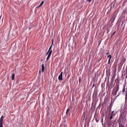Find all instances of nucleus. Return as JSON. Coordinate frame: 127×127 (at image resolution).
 Wrapping results in <instances>:
<instances>
[{"label": "nucleus", "mask_w": 127, "mask_h": 127, "mask_svg": "<svg viewBox=\"0 0 127 127\" xmlns=\"http://www.w3.org/2000/svg\"><path fill=\"white\" fill-rule=\"evenodd\" d=\"M119 90H120V84H119L118 83H117L112 90V96H117V94L118 92H119Z\"/></svg>", "instance_id": "obj_1"}, {"label": "nucleus", "mask_w": 127, "mask_h": 127, "mask_svg": "<svg viewBox=\"0 0 127 127\" xmlns=\"http://www.w3.org/2000/svg\"><path fill=\"white\" fill-rule=\"evenodd\" d=\"M54 42V40L53 39L52 45L50 47V48L46 54V55H48V57L47 58V61H48V60L50 59V57H51V55L52 54V46H53Z\"/></svg>", "instance_id": "obj_2"}, {"label": "nucleus", "mask_w": 127, "mask_h": 127, "mask_svg": "<svg viewBox=\"0 0 127 127\" xmlns=\"http://www.w3.org/2000/svg\"><path fill=\"white\" fill-rule=\"evenodd\" d=\"M117 14H118V11H114V13L112 14V16L110 20L111 22L110 26L111 27L114 25V21H115V19H116V17H117Z\"/></svg>", "instance_id": "obj_3"}, {"label": "nucleus", "mask_w": 127, "mask_h": 127, "mask_svg": "<svg viewBox=\"0 0 127 127\" xmlns=\"http://www.w3.org/2000/svg\"><path fill=\"white\" fill-rule=\"evenodd\" d=\"M97 96H98V88H97V87H95L94 88V92H93V98H97Z\"/></svg>", "instance_id": "obj_4"}, {"label": "nucleus", "mask_w": 127, "mask_h": 127, "mask_svg": "<svg viewBox=\"0 0 127 127\" xmlns=\"http://www.w3.org/2000/svg\"><path fill=\"white\" fill-rule=\"evenodd\" d=\"M119 95H118L117 97H119ZM117 97H116L114 100L113 98H112L111 104L109 105V108H111V109H112V108H113V105H114V103H115V101H116V100L117 99Z\"/></svg>", "instance_id": "obj_5"}, {"label": "nucleus", "mask_w": 127, "mask_h": 127, "mask_svg": "<svg viewBox=\"0 0 127 127\" xmlns=\"http://www.w3.org/2000/svg\"><path fill=\"white\" fill-rule=\"evenodd\" d=\"M3 119H4L3 116H2L0 119V127H3V125L2 124V123L3 122Z\"/></svg>", "instance_id": "obj_6"}, {"label": "nucleus", "mask_w": 127, "mask_h": 127, "mask_svg": "<svg viewBox=\"0 0 127 127\" xmlns=\"http://www.w3.org/2000/svg\"><path fill=\"white\" fill-rule=\"evenodd\" d=\"M59 81H63V71H62L59 76Z\"/></svg>", "instance_id": "obj_7"}, {"label": "nucleus", "mask_w": 127, "mask_h": 127, "mask_svg": "<svg viewBox=\"0 0 127 127\" xmlns=\"http://www.w3.org/2000/svg\"><path fill=\"white\" fill-rule=\"evenodd\" d=\"M107 58H109L108 60V64L111 63V60L112 59V55H109L107 56Z\"/></svg>", "instance_id": "obj_8"}, {"label": "nucleus", "mask_w": 127, "mask_h": 127, "mask_svg": "<svg viewBox=\"0 0 127 127\" xmlns=\"http://www.w3.org/2000/svg\"><path fill=\"white\" fill-rule=\"evenodd\" d=\"M125 104H127V90L126 91Z\"/></svg>", "instance_id": "obj_9"}, {"label": "nucleus", "mask_w": 127, "mask_h": 127, "mask_svg": "<svg viewBox=\"0 0 127 127\" xmlns=\"http://www.w3.org/2000/svg\"><path fill=\"white\" fill-rule=\"evenodd\" d=\"M112 7V8H117V7L118 6V5L116 4V2H115L113 6H111Z\"/></svg>", "instance_id": "obj_10"}, {"label": "nucleus", "mask_w": 127, "mask_h": 127, "mask_svg": "<svg viewBox=\"0 0 127 127\" xmlns=\"http://www.w3.org/2000/svg\"><path fill=\"white\" fill-rule=\"evenodd\" d=\"M113 10V7H111L110 10L107 12V14H110V13H111V11H112V10Z\"/></svg>", "instance_id": "obj_11"}, {"label": "nucleus", "mask_w": 127, "mask_h": 127, "mask_svg": "<svg viewBox=\"0 0 127 127\" xmlns=\"http://www.w3.org/2000/svg\"><path fill=\"white\" fill-rule=\"evenodd\" d=\"M70 111V109H67L66 112V115H65V118H67L68 117V113H69V111Z\"/></svg>", "instance_id": "obj_12"}, {"label": "nucleus", "mask_w": 127, "mask_h": 127, "mask_svg": "<svg viewBox=\"0 0 127 127\" xmlns=\"http://www.w3.org/2000/svg\"><path fill=\"white\" fill-rule=\"evenodd\" d=\"M44 69H45L44 64H42V73H43V72H44Z\"/></svg>", "instance_id": "obj_13"}, {"label": "nucleus", "mask_w": 127, "mask_h": 127, "mask_svg": "<svg viewBox=\"0 0 127 127\" xmlns=\"http://www.w3.org/2000/svg\"><path fill=\"white\" fill-rule=\"evenodd\" d=\"M94 118L95 119L96 122L99 123V122L100 121V119H98L97 118H96V115L94 116Z\"/></svg>", "instance_id": "obj_14"}, {"label": "nucleus", "mask_w": 127, "mask_h": 127, "mask_svg": "<svg viewBox=\"0 0 127 127\" xmlns=\"http://www.w3.org/2000/svg\"><path fill=\"white\" fill-rule=\"evenodd\" d=\"M123 93H124L126 92V85H124L123 87V89L122 90Z\"/></svg>", "instance_id": "obj_15"}, {"label": "nucleus", "mask_w": 127, "mask_h": 127, "mask_svg": "<svg viewBox=\"0 0 127 127\" xmlns=\"http://www.w3.org/2000/svg\"><path fill=\"white\" fill-rule=\"evenodd\" d=\"M14 77H15V74H14V73H12V77H11L12 80H14Z\"/></svg>", "instance_id": "obj_16"}, {"label": "nucleus", "mask_w": 127, "mask_h": 127, "mask_svg": "<svg viewBox=\"0 0 127 127\" xmlns=\"http://www.w3.org/2000/svg\"><path fill=\"white\" fill-rule=\"evenodd\" d=\"M44 3V1H42L40 4V6H42V5H43V4Z\"/></svg>", "instance_id": "obj_17"}, {"label": "nucleus", "mask_w": 127, "mask_h": 127, "mask_svg": "<svg viewBox=\"0 0 127 127\" xmlns=\"http://www.w3.org/2000/svg\"><path fill=\"white\" fill-rule=\"evenodd\" d=\"M114 115H113V114H111V116H110V120H113V116Z\"/></svg>", "instance_id": "obj_18"}, {"label": "nucleus", "mask_w": 127, "mask_h": 127, "mask_svg": "<svg viewBox=\"0 0 127 127\" xmlns=\"http://www.w3.org/2000/svg\"><path fill=\"white\" fill-rule=\"evenodd\" d=\"M115 78H116V75H113L112 78V80L115 79Z\"/></svg>", "instance_id": "obj_19"}, {"label": "nucleus", "mask_w": 127, "mask_h": 127, "mask_svg": "<svg viewBox=\"0 0 127 127\" xmlns=\"http://www.w3.org/2000/svg\"><path fill=\"white\" fill-rule=\"evenodd\" d=\"M126 2H127V1H124L123 2V6H124L126 5V4H125Z\"/></svg>", "instance_id": "obj_20"}, {"label": "nucleus", "mask_w": 127, "mask_h": 127, "mask_svg": "<svg viewBox=\"0 0 127 127\" xmlns=\"http://www.w3.org/2000/svg\"><path fill=\"white\" fill-rule=\"evenodd\" d=\"M96 86V84H95V82L93 83L92 87V89H93L94 87Z\"/></svg>", "instance_id": "obj_21"}, {"label": "nucleus", "mask_w": 127, "mask_h": 127, "mask_svg": "<svg viewBox=\"0 0 127 127\" xmlns=\"http://www.w3.org/2000/svg\"><path fill=\"white\" fill-rule=\"evenodd\" d=\"M101 121L102 125H104V118H102Z\"/></svg>", "instance_id": "obj_22"}, {"label": "nucleus", "mask_w": 127, "mask_h": 127, "mask_svg": "<svg viewBox=\"0 0 127 127\" xmlns=\"http://www.w3.org/2000/svg\"><path fill=\"white\" fill-rule=\"evenodd\" d=\"M119 127H124V125H122L121 124H119Z\"/></svg>", "instance_id": "obj_23"}, {"label": "nucleus", "mask_w": 127, "mask_h": 127, "mask_svg": "<svg viewBox=\"0 0 127 127\" xmlns=\"http://www.w3.org/2000/svg\"><path fill=\"white\" fill-rule=\"evenodd\" d=\"M115 33H116V32H114V33H113L112 34L111 36H114V35H115Z\"/></svg>", "instance_id": "obj_24"}, {"label": "nucleus", "mask_w": 127, "mask_h": 127, "mask_svg": "<svg viewBox=\"0 0 127 127\" xmlns=\"http://www.w3.org/2000/svg\"><path fill=\"white\" fill-rule=\"evenodd\" d=\"M79 84H81V77L79 78Z\"/></svg>", "instance_id": "obj_25"}, {"label": "nucleus", "mask_w": 127, "mask_h": 127, "mask_svg": "<svg viewBox=\"0 0 127 127\" xmlns=\"http://www.w3.org/2000/svg\"><path fill=\"white\" fill-rule=\"evenodd\" d=\"M114 111H112V114H111V115H112V116H114Z\"/></svg>", "instance_id": "obj_26"}, {"label": "nucleus", "mask_w": 127, "mask_h": 127, "mask_svg": "<svg viewBox=\"0 0 127 127\" xmlns=\"http://www.w3.org/2000/svg\"><path fill=\"white\" fill-rule=\"evenodd\" d=\"M87 1H89V2H91V1H92V0H87Z\"/></svg>", "instance_id": "obj_27"}, {"label": "nucleus", "mask_w": 127, "mask_h": 127, "mask_svg": "<svg viewBox=\"0 0 127 127\" xmlns=\"http://www.w3.org/2000/svg\"><path fill=\"white\" fill-rule=\"evenodd\" d=\"M108 125H109V126H112V124L109 123H108Z\"/></svg>", "instance_id": "obj_28"}, {"label": "nucleus", "mask_w": 127, "mask_h": 127, "mask_svg": "<svg viewBox=\"0 0 127 127\" xmlns=\"http://www.w3.org/2000/svg\"><path fill=\"white\" fill-rule=\"evenodd\" d=\"M109 54H110V53H107L106 54V55H109Z\"/></svg>", "instance_id": "obj_29"}, {"label": "nucleus", "mask_w": 127, "mask_h": 127, "mask_svg": "<svg viewBox=\"0 0 127 127\" xmlns=\"http://www.w3.org/2000/svg\"><path fill=\"white\" fill-rule=\"evenodd\" d=\"M40 6H40V5H39L38 6V8H39V7H40Z\"/></svg>", "instance_id": "obj_30"}, {"label": "nucleus", "mask_w": 127, "mask_h": 127, "mask_svg": "<svg viewBox=\"0 0 127 127\" xmlns=\"http://www.w3.org/2000/svg\"><path fill=\"white\" fill-rule=\"evenodd\" d=\"M111 111H112V109H111V108H110V112H111Z\"/></svg>", "instance_id": "obj_31"}, {"label": "nucleus", "mask_w": 127, "mask_h": 127, "mask_svg": "<svg viewBox=\"0 0 127 127\" xmlns=\"http://www.w3.org/2000/svg\"><path fill=\"white\" fill-rule=\"evenodd\" d=\"M1 18V16H0V19Z\"/></svg>", "instance_id": "obj_32"}, {"label": "nucleus", "mask_w": 127, "mask_h": 127, "mask_svg": "<svg viewBox=\"0 0 127 127\" xmlns=\"http://www.w3.org/2000/svg\"><path fill=\"white\" fill-rule=\"evenodd\" d=\"M100 44H101V43H100L99 44V45H100Z\"/></svg>", "instance_id": "obj_33"}, {"label": "nucleus", "mask_w": 127, "mask_h": 127, "mask_svg": "<svg viewBox=\"0 0 127 127\" xmlns=\"http://www.w3.org/2000/svg\"><path fill=\"white\" fill-rule=\"evenodd\" d=\"M124 61H126V60H125V59H124Z\"/></svg>", "instance_id": "obj_34"}, {"label": "nucleus", "mask_w": 127, "mask_h": 127, "mask_svg": "<svg viewBox=\"0 0 127 127\" xmlns=\"http://www.w3.org/2000/svg\"><path fill=\"white\" fill-rule=\"evenodd\" d=\"M40 72H41V71H40V70H39V73H40Z\"/></svg>", "instance_id": "obj_35"}, {"label": "nucleus", "mask_w": 127, "mask_h": 127, "mask_svg": "<svg viewBox=\"0 0 127 127\" xmlns=\"http://www.w3.org/2000/svg\"><path fill=\"white\" fill-rule=\"evenodd\" d=\"M113 86H115V84L113 85Z\"/></svg>", "instance_id": "obj_36"}]
</instances>
